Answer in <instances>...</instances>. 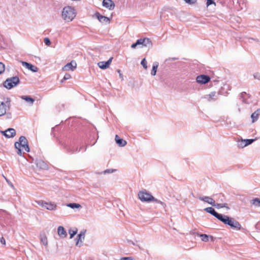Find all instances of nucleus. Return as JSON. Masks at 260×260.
<instances>
[{"mask_svg":"<svg viewBox=\"0 0 260 260\" xmlns=\"http://www.w3.org/2000/svg\"><path fill=\"white\" fill-rule=\"evenodd\" d=\"M128 243L129 244H132V245H135V243H134L133 241H131V240H129V241H128Z\"/></svg>","mask_w":260,"mask_h":260,"instance_id":"obj_50","label":"nucleus"},{"mask_svg":"<svg viewBox=\"0 0 260 260\" xmlns=\"http://www.w3.org/2000/svg\"><path fill=\"white\" fill-rule=\"evenodd\" d=\"M120 260H136L134 257H123L120 258Z\"/></svg>","mask_w":260,"mask_h":260,"instance_id":"obj_42","label":"nucleus"},{"mask_svg":"<svg viewBox=\"0 0 260 260\" xmlns=\"http://www.w3.org/2000/svg\"><path fill=\"white\" fill-rule=\"evenodd\" d=\"M199 199L201 201H203L205 202H206V203L211 205L212 206L214 205V203L215 201L212 198H210V197H209L207 196H204V197H200L199 198Z\"/></svg>","mask_w":260,"mask_h":260,"instance_id":"obj_18","label":"nucleus"},{"mask_svg":"<svg viewBox=\"0 0 260 260\" xmlns=\"http://www.w3.org/2000/svg\"><path fill=\"white\" fill-rule=\"evenodd\" d=\"M21 98L25 100V101L29 103L31 105H32L35 102V100L29 96L22 95L21 96Z\"/></svg>","mask_w":260,"mask_h":260,"instance_id":"obj_26","label":"nucleus"},{"mask_svg":"<svg viewBox=\"0 0 260 260\" xmlns=\"http://www.w3.org/2000/svg\"><path fill=\"white\" fill-rule=\"evenodd\" d=\"M210 80V78L209 76L206 75H201L197 76L196 81L198 83L201 84H206L208 83Z\"/></svg>","mask_w":260,"mask_h":260,"instance_id":"obj_8","label":"nucleus"},{"mask_svg":"<svg viewBox=\"0 0 260 260\" xmlns=\"http://www.w3.org/2000/svg\"><path fill=\"white\" fill-rule=\"evenodd\" d=\"M248 39L249 40H253V41H255L256 42H257V43L259 42V40L257 39H254V38H248Z\"/></svg>","mask_w":260,"mask_h":260,"instance_id":"obj_46","label":"nucleus"},{"mask_svg":"<svg viewBox=\"0 0 260 260\" xmlns=\"http://www.w3.org/2000/svg\"><path fill=\"white\" fill-rule=\"evenodd\" d=\"M218 94H216L215 91L212 92L209 94L205 95L204 96V98L207 99L208 102H211V101H215L218 98Z\"/></svg>","mask_w":260,"mask_h":260,"instance_id":"obj_17","label":"nucleus"},{"mask_svg":"<svg viewBox=\"0 0 260 260\" xmlns=\"http://www.w3.org/2000/svg\"><path fill=\"white\" fill-rule=\"evenodd\" d=\"M200 237L201 240L204 242H207L209 240V237L206 234H200Z\"/></svg>","mask_w":260,"mask_h":260,"instance_id":"obj_32","label":"nucleus"},{"mask_svg":"<svg viewBox=\"0 0 260 260\" xmlns=\"http://www.w3.org/2000/svg\"><path fill=\"white\" fill-rule=\"evenodd\" d=\"M204 211L209 213L222 222L225 224L229 225L231 228L240 230L241 229L240 223L234 218L229 217L227 215L218 213L212 207H207L204 209Z\"/></svg>","mask_w":260,"mask_h":260,"instance_id":"obj_1","label":"nucleus"},{"mask_svg":"<svg viewBox=\"0 0 260 260\" xmlns=\"http://www.w3.org/2000/svg\"><path fill=\"white\" fill-rule=\"evenodd\" d=\"M212 4H215L214 3V0H207L206 5L207 6H209V5H211Z\"/></svg>","mask_w":260,"mask_h":260,"instance_id":"obj_43","label":"nucleus"},{"mask_svg":"<svg viewBox=\"0 0 260 260\" xmlns=\"http://www.w3.org/2000/svg\"><path fill=\"white\" fill-rule=\"evenodd\" d=\"M78 232L77 229L75 228V230L70 229L69 230V233L70 234V238L72 239L77 234Z\"/></svg>","mask_w":260,"mask_h":260,"instance_id":"obj_31","label":"nucleus"},{"mask_svg":"<svg viewBox=\"0 0 260 260\" xmlns=\"http://www.w3.org/2000/svg\"><path fill=\"white\" fill-rule=\"evenodd\" d=\"M9 215V213L7 211L2 209L0 210V220L3 221L6 218H8Z\"/></svg>","mask_w":260,"mask_h":260,"instance_id":"obj_23","label":"nucleus"},{"mask_svg":"<svg viewBox=\"0 0 260 260\" xmlns=\"http://www.w3.org/2000/svg\"><path fill=\"white\" fill-rule=\"evenodd\" d=\"M10 106V100L9 98L7 99L6 103L2 102L0 103V117L6 114L7 111V107L9 109Z\"/></svg>","mask_w":260,"mask_h":260,"instance_id":"obj_7","label":"nucleus"},{"mask_svg":"<svg viewBox=\"0 0 260 260\" xmlns=\"http://www.w3.org/2000/svg\"><path fill=\"white\" fill-rule=\"evenodd\" d=\"M215 197H216L218 198V199L216 198V200L217 201H219V202H223V201L224 196L222 194H221V193L215 195Z\"/></svg>","mask_w":260,"mask_h":260,"instance_id":"obj_33","label":"nucleus"},{"mask_svg":"<svg viewBox=\"0 0 260 260\" xmlns=\"http://www.w3.org/2000/svg\"><path fill=\"white\" fill-rule=\"evenodd\" d=\"M36 165L37 167L41 169H46L48 167L47 164L41 159H37L36 160Z\"/></svg>","mask_w":260,"mask_h":260,"instance_id":"obj_20","label":"nucleus"},{"mask_svg":"<svg viewBox=\"0 0 260 260\" xmlns=\"http://www.w3.org/2000/svg\"><path fill=\"white\" fill-rule=\"evenodd\" d=\"M115 139L117 144L120 147H124L126 145V141L120 138L117 135L115 136Z\"/></svg>","mask_w":260,"mask_h":260,"instance_id":"obj_21","label":"nucleus"},{"mask_svg":"<svg viewBox=\"0 0 260 260\" xmlns=\"http://www.w3.org/2000/svg\"><path fill=\"white\" fill-rule=\"evenodd\" d=\"M67 206L69 207H70L71 208H72V209L81 208V205H80L79 204H78V203H70V204H67Z\"/></svg>","mask_w":260,"mask_h":260,"instance_id":"obj_29","label":"nucleus"},{"mask_svg":"<svg viewBox=\"0 0 260 260\" xmlns=\"http://www.w3.org/2000/svg\"><path fill=\"white\" fill-rule=\"evenodd\" d=\"M138 45V44L137 43V42H136L135 43H134L131 45V48H135L136 47V46Z\"/></svg>","mask_w":260,"mask_h":260,"instance_id":"obj_48","label":"nucleus"},{"mask_svg":"<svg viewBox=\"0 0 260 260\" xmlns=\"http://www.w3.org/2000/svg\"><path fill=\"white\" fill-rule=\"evenodd\" d=\"M213 206L215 207L217 209L226 208L228 209H229V207L228 206V204L226 203H214V205Z\"/></svg>","mask_w":260,"mask_h":260,"instance_id":"obj_25","label":"nucleus"},{"mask_svg":"<svg viewBox=\"0 0 260 260\" xmlns=\"http://www.w3.org/2000/svg\"><path fill=\"white\" fill-rule=\"evenodd\" d=\"M136 42L138 45H142L144 46H146L148 44H151V41L148 38L138 39Z\"/></svg>","mask_w":260,"mask_h":260,"instance_id":"obj_19","label":"nucleus"},{"mask_svg":"<svg viewBox=\"0 0 260 260\" xmlns=\"http://www.w3.org/2000/svg\"><path fill=\"white\" fill-rule=\"evenodd\" d=\"M77 67V63L75 61L72 60L67 63L62 68L63 71H74Z\"/></svg>","mask_w":260,"mask_h":260,"instance_id":"obj_10","label":"nucleus"},{"mask_svg":"<svg viewBox=\"0 0 260 260\" xmlns=\"http://www.w3.org/2000/svg\"><path fill=\"white\" fill-rule=\"evenodd\" d=\"M117 72L119 74V76L121 78H122V74L121 73V71L120 70H117Z\"/></svg>","mask_w":260,"mask_h":260,"instance_id":"obj_49","label":"nucleus"},{"mask_svg":"<svg viewBox=\"0 0 260 260\" xmlns=\"http://www.w3.org/2000/svg\"><path fill=\"white\" fill-rule=\"evenodd\" d=\"M5 70V65L1 62H0V74L4 72Z\"/></svg>","mask_w":260,"mask_h":260,"instance_id":"obj_38","label":"nucleus"},{"mask_svg":"<svg viewBox=\"0 0 260 260\" xmlns=\"http://www.w3.org/2000/svg\"><path fill=\"white\" fill-rule=\"evenodd\" d=\"M85 231H83L80 232V234H79L77 237L75 239L76 241V245L77 246H79L80 247L81 246V243H82V239H84L85 236Z\"/></svg>","mask_w":260,"mask_h":260,"instance_id":"obj_11","label":"nucleus"},{"mask_svg":"<svg viewBox=\"0 0 260 260\" xmlns=\"http://www.w3.org/2000/svg\"><path fill=\"white\" fill-rule=\"evenodd\" d=\"M176 59H177V58H175V57H173V58H169V60H176Z\"/></svg>","mask_w":260,"mask_h":260,"instance_id":"obj_51","label":"nucleus"},{"mask_svg":"<svg viewBox=\"0 0 260 260\" xmlns=\"http://www.w3.org/2000/svg\"><path fill=\"white\" fill-rule=\"evenodd\" d=\"M238 147L240 148H244L246 147L245 143L244 140H242L241 141L239 142L238 143Z\"/></svg>","mask_w":260,"mask_h":260,"instance_id":"obj_34","label":"nucleus"},{"mask_svg":"<svg viewBox=\"0 0 260 260\" xmlns=\"http://www.w3.org/2000/svg\"><path fill=\"white\" fill-rule=\"evenodd\" d=\"M260 226V222L258 223L256 225V226Z\"/></svg>","mask_w":260,"mask_h":260,"instance_id":"obj_52","label":"nucleus"},{"mask_svg":"<svg viewBox=\"0 0 260 260\" xmlns=\"http://www.w3.org/2000/svg\"><path fill=\"white\" fill-rule=\"evenodd\" d=\"M76 16V13L73 8L67 6L63 8L62 11V18L67 22L72 21Z\"/></svg>","mask_w":260,"mask_h":260,"instance_id":"obj_4","label":"nucleus"},{"mask_svg":"<svg viewBox=\"0 0 260 260\" xmlns=\"http://www.w3.org/2000/svg\"><path fill=\"white\" fill-rule=\"evenodd\" d=\"M251 203L257 207H260V200L258 198H255L250 201Z\"/></svg>","mask_w":260,"mask_h":260,"instance_id":"obj_28","label":"nucleus"},{"mask_svg":"<svg viewBox=\"0 0 260 260\" xmlns=\"http://www.w3.org/2000/svg\"><path fill=\"white\" fill-rule=\"evenodd\" d=\"M138 197L142 202L148 203L153 202L160 204L164 208L166 207V204L164 202L155 198L151 193L147 192L146 190L140 191L138 193Z\"/></svg>","mask_w":260,"mask_h":260,"instance_id":"obj_2","label":"nucleus"},{"mask_svg":"<svg viewBox=\"0 0 260 260\" xmlns=\"http://www.w3.org/2000/svg\"><path fill=\"white\" fill-rule=\"evenodd\" d=\"M253 77L254 79L260 81V73L258 72L254 73L253 74Z\"/></svg>","mask_w":260,"mask_h":260,"instance_id":"obj_41","label":"nucleus"},{"mask_svg":"<svg viewBox=\"0 0 260 260\" xmlns=\"http://www.w3.org/2000/svg\"><path fill=\"white\" fill-rule=\"evenodd\" d=\"M240 99L244 104H250L249 96L245 92H242V93H241L240 96Z\"/></svg>","mask_w":260,"mask_h":260,"instance_id":"obj_16","label":"nucleus"},{"mask_svg":"<svg viewBox=\"0 0 260 260\" xmlns=\"http://www.w3.org/2000/svg\"><path fill=\"white\" fill-rule=\"evenodd\" d=\"M21 63L23 66L25 67V68L30 70L32 72H37L38 71V67L29 63H28L25 61H21Z\"/></svg>","mask_w":260,"mask_h":260,"instance_id":"obj_14","label":"nucleus"},{"mask_svg":"<svg viewBox=\"0 0 260 260\" xmlns=\"http://www.w3.org/2000/svg\"><path fill=\"white\" fill-rule=\"evenodd\" d=\"M37 204L41 206L43 208H44L48 210L54 211L57 209V205L54 202H45L43 200H39L36 201Z\"/></svg>","mask_w":260,"mask_h":260,"instance_id":"obj_6","label":"nucleus"},{"mask_svg":"<svg viewBox=\"0 0 260 260\" xmlns=\"http://www.w3.org/2000/svg\"><path fill=\"white\" fill-rule=\"evenodd\" d=\"M116 171V170L113 169H109L105 170L104 171V174H109V173H112Z\"/></svg>","mask_w":260,"mask_h":260,"instance_id":"obj_39","label":"nucleus"},{"mask_svg":"<svg viewBox=\"0 0 260 260\" xmlns=\"http://www.w3.org/2000/svg\"><path fill=\"white\" fill-rule=\"evenodd\" d=\"M40 237H41V242L43 243V244L45 246H47L48 244V241H47V237L44 235H41L40 236Z\"/></svg>","mask_w":260,"mask_h":260,"instance_id":"obj_30","label":"nucleus"},{"mask_svg":"<svg viewBox=\"0 0 260 260\" xmlns=\"http://www.w3.org/2000/svg\"><path fill=\"white\" fill-rule=\"evenodd\" d=\"M95 15L101 23H109L110 22L109 18L101 15L99 12H96Z\"/></svg>","mask_w":260,"mask_h":260,"instance_id":"obj_13","label":"nucleus"},{"mask_svg":"<svg viewBox=\"0 0 260 260\" xmlns=\"http://www.w3.org/2000/svg\"><path fill=\"white\" fill-rule=\"evenodd\" d=\"M141 64L142 65V66L143 67V68L144 69H146L147 68V61H146L145 58H143L142 60Z\"/></svg>","mask_w":260,"mask_h":260,"instance_id":"obj_37","label":"nucleus"},{"mask_svg":"<svg viewBox=\"0 0 260 260\" xmlns=\"http://www.w3.org/2000/svg\"><path fill=\"white\" fill-rule=\"evenodd\" d=\"M158 66V63L157 62H155L152 66V69L151 70V74L152 76H155L156 73L157 69Z\"/></svg>","mask_w":260,"mask_h":260,"instance_id":"obj_27","label":"nucleus"},{"mask_svg":"<svg viewBox=\"0 0 260 260\" xmlns=\"http://www.w3.org/2000/svg\"><path fill=\"white\" fill-rule=\"evenodd\" d=\"M14 145L15 148L17 150V153L20 156L22 155L21 149L25 150L28 152L30 151L27 140L24 136H21L19 138V142H15Z\"/></svg>","mask_w":260,"mask_h":260,"instance_id":"obj_3","label":"nucleus"},{"mask_svg":"<svg viewBox=\"0 0 260 260\" xmlns=\"http://www.w3.org/2000/svg\"><path fill=\"white\" fill-rule=\"evenodd\" d=\"M44 43L47 45L49 46L51 44L50 39L48 38H45L44 40Z\"/></svg>","mask_w":260,"mask_h":260,"instance_id":"obj_40","label":"nucleus"},{"mask_svg":"<svg viewBox=\"0 0 260 260\" xmlns=\"http://www.w3.org/2000/svg\"><path fill=\"white\" fill-rule=\"evenodd\" d=\"M259 114H260V109L256 110L254 113H253L251 114V118L252 119V122H254L255 121H256L257 120Z\"/></svg>","mask_w":260,"mask_h":260,"instance_id":"obj_24","label":"nucleus"},{"mask_svg":"<svg viewBox=\"0 0 260 260\" xmlns=\"http://www.w3.org/2000/svg\"><path fill=\"white\" fill-rule=\"evenodd\" d=\"M246 146L251 144L254 141V139H245L244 140Z\"/></svg>","mask_w":260,"mask_h":260,"instance_id":"obj_35","label":"nucleus"},{"mask_svg":"<svg viewBox=\"0 0 260 260\" xmlns=\"http://www.w3.org/2000/svg\"><path fill=\"white\" fill-rule=\"evenodd\" d=\"M0 242L3 245H6V241H5V239L3 237H1V238L0 239Z\"/></svg>","mask_w":260,"mask_h":260,"instance_id":"obj_45","label":"nucleus"},{"mask_svg":"<svg viewBox=\"0 0 260 260\" xmlns=\"http://www.w3.org/2000/svg\"><path fill=\"white\" fill-rule=\"evenodd\" d=\"M103 6L110 10H112L115 8L114 3L112 0H103Z\"/></svg>","mask_w":260,"mask_h":260,"instance_id":"obj_12","label":"nucleus"},{"mask_svg":"<svg viewBox=\"0 0 260 260\" xmlns=\"http://www.w3.org/2000/svg\"><path fill=\"white\" fill-rule=\"evenodd\" d=\"M1 133L7 138H13L16 135V131L13 128H9L5 131H1Z\"/></svg>","mask_w":260,"mask_h":260,"instance_id":"obj_9","label":"nucleus"},{"mask_svg":"<svg viewBox=\"0 0 260 260\" xmlns=\"http://www.w3.org/2000/svg\"><path fill=\"white\" fill-rule=\"evenodd\" d=\"M57 233L58 235L62 238H66L67 236V233L62 226H59L57 229Z\"/></svg>","mask_w":260,"mask_h":260,"instance_id":"obj_22","label":"nucleus"},{"mask_svg":"<svg viewBox=\"0 0 260 260\" xmlns=\"http://www.w3.org/2000/svg\"><path fill=\"white\" fill-rule=\"evenodd\" d=\"M197 0H184V1L189 4H193L195 3Z\"/></svg>","mask_w":260,"mask_h":260,"instance_id":"obj_44","label":"nucleus"},{"mask_svg":"<svg viewBox=\"0 0 260 260\" xmlns=\"http://www.w3.org/2000/svg\"><path fill=\"white\" fill-rule=\"evenodd\" d=\"M113 57H110L107 61H100L98 63V66L102 69L108 68L112 62Z\"/></svg>","mask_w":260,"mask_h":260,"instance_id":"obj_15","label":"nucleus"},{"mask_svg":"<svg viewBox=\"0 0 260 260\" xmlns=\"http://www.w3.org/2000/svg\"><path fill=\"white\" fill-rule=\"evenodd\" d=\"M71 78V76L69 74H66L63 77L62 80H61V82L62 83L63 81L68 80Z\"/></svg>","mask_w":260,"mask_h":260,"instance_id":"obj_36","label":"nucleus"},{"mask_svg":"<svg viewBox=\"0 0 260 260\" xmlns=\"http://www.w3.org/2000/svg\"><path fill=\"white\" fill-rule=\"evenodd\" d=\"M20 80L18 77L14 76L7 79L3 83L4 86L10 89L19 84Z\"/></svg>","mask_w":260,"mask_h":260,"instance_id":"obj_5","label":"nucleus"},{"mask_svg":"<svg viewBox=\"0 0 260 260\" xmlns=\"http://www.w3.org/2000/svg\"><path fill=\"white\" fill-rule=\"evenodd\" d=\"M5 180H6L7 182L11 186H13V184L8 180L7 179L5 176H4Z\"/></svg>","mask_w":260,"mask_h":260,"instance_id":"obj_47","label":"nucleus"}]
</instances>
